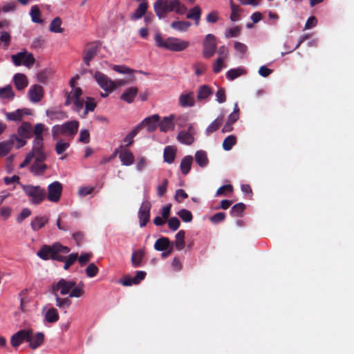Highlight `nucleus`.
<instances>
[{
	"label": "nucleus",
	"mask_w": 354,
	"mask_h": 354,
	"mask_svg": "<svg viewBox=\"0 0 354 354\" xmlns=\"http://www.w3.org/2000/svg\"><path fill=\"white\" fill-rule=\"evenodd\" d=\"M201 15V10L199 6H196L189 10L186 17L187 19H194L195 24L198 26L200 22Z\"/></svg>",
	"instance_id": "nucleus-32"
},
{
	"label": "nucleus",
	"mask_w": 354,
	"mask_h": 354,
	"mask_svg": "<svg viewBox=\"0 0 354 354\" xmlns=\"http://www.w3.org/2000/svg\"><path fill=\"white\" fill-rule=\"evenodd\" d=\"M148 3L146 0H142L138 5L136 10L131 15L132 20H138L142 18L146 14L148 9Z\"/></svg>",
	"instance_id": "nucleus-22"
},
{
	"label": "nucleus",
	"mask_w": 354,
	"mask_h": 354,
	"mask_svg": "<svg viewBox=\"0 0 354 354\" xmlns=\"http://www.w3.org/2000/svg\"><path fill=\"white\" fill-rule=\"evenodd\" d=\"M245 209V205L242 203L234 205L231 209V214L234 216H239Z\"/></svg>",
	"instance_id": "nucleus-61"
},
{
	"label": "nucleus",
	"mask_w": 354,
	"mask_h": 354,
	"mask_svg": "<svg viewBox=\"0 0 354 354\" xmlns=\"http://www.w3.org/2000/svg\"><path fill=\"white\" fill-rule=\"evenodd\" d=\"M212 94L211 88L207 85H203L198 90L197 98L200 101L206 100Z\"/></svg>",
	"instance_id": "nucleus-34"
},
{
	"label": "nucleus",
	"mask_w": 354,
	"mask_h": 354,
	"mask_svg": "<svg viewBox=\"0 0 354 354\" xmlns=\"http://www.w3.org/2000/svg\"><path fill=\"white\" fill-rule=\"evenodd\" d=\"M62 24V19L59 17L55 18L50 23L49 29L51 32L55 33H62L64 29L61 27Z\"/></svg>",
	"instance_id": "nucleus-43"
},
{
	"label": "nucleus",
	"mask_w": 354,
	"mask_h": 354,
	"mask_svg": "<svg viewBox=\"0 0 354 354\" xmlns=\"http://www.w3.org/2000/svg\"><path fill=\"white\" fill-rule=\"evenodd\" d=\"M148 165V160L146 157L142 156H139L137 157L136 160V168L137 171H142L144 170Z\"/></svg>",
	"instance_id": "nucleus-50"
},
{
	"label": "nucleus",
	"mask_w": 354,
	"mask_h": 354,
	"mask_svg": "<svg viewBox=\"0 0 354 354\" xmlns=\"http://www.w3.org/2000/svg\"><path fill=\"white\" fill-rule=\"evenodd\" d=\"M174 114L164 117L161 120L159 119V129L162 132H167L174 131L175 129V123L174 122Z\"/></svg>",
	"instance_id": "nucleus-19"
},
{
	"label": "nucleus",
	"mask_w": 354,
	"mask_h": 354,
	"mask_svg": "<svg viewBox=\"0 0 354 354\" xmlns=\"http://www.w3.org/2000/svg\"><path fill=\"white\" fill-rule=\"evenodd\" d=\"M77 253L71 254L68 257H66L64 268L67 270L77 259Z\"/></svg>",
	"instance_id": "nucleus-63"
},
{
	"label": "nucleus",
	"mask_w": 354,
	"mask_h": 354,
	"mask_svg": "<svg viewBox=\"0 0 354 354\" xmlns=\"http://www.w3.org/2000/svg\"><path fill=\"white\" fill-rule=\"evenodd\" d=\"M153 10L159 19H163L171 12L183 15L187 8L179 0H156L153 3Z\"/></svg>",
	"instance_id": "nucleus-1"
},
{
	"label": "nucleus",
	"mask_w": 354,
	"mask_h": 354,
	"mask_svg": "<svg viewBox=\"0 0 354 354\" xmlns=\"http://www.w3.org/2000/svg\"><path fill=\"white\" fill-rule=\"evenodd\" d=\"M176 155V149L171 146H167L164 150L165 162L171 164L174 161Z\"/></svg>",
	"instance_id": "nucleus-36"
},
{
	"label": "nucleus",
	"mask_w": 354,
	"mask_h": 354,
	"mask_svg": "<svg viewBox=\"0 0 354 354\" xmlns=\"http://www.w3.org/2000/svg\"><path fill=\"white\" fill-rule=\"evenodd\" d=\"M32 131V125L29 122L23 123L18 128V134L20 137L28 138L30 136Z\"/></svg>",
	"instance_id": "nucleus-35"
},
{
	"label": "nucleus",
	"mask_w": 354,
	"mask_h": 354,
	"mask_svg": "<svg viewBox=\"0 0 354 354\" xmlns=\"http://www.w3.org/2000/svg\"><path fill=\"white\" fill-rule=\"evenodd\" d=\"M44 341V335L41 333H38L32 335V331L29 330V337L27 342H29L30 346L35 349L39 346Z\"/></svg>",
	"instance_id": "nucleus-23"
},
{
	"label": "nucleus",
	"mask_w": 354,
	"mask_h": 354,
	"mask_svg": "<svg viewBox=\"0 0 354 354\" xmlns=\"http://www.w3.org/2000/svg\"><path fill=\"white\" fill-rule=\"evenodd\" d=\"M52 290L53 293L59 292L62 295L69 294L71 297H80L84 293L82 283L76 286L75 281L65 279H61L57 283H54Z\"/></svg>",
	"instance_id": "nucleus-2"
},
{
	"label": "nucleus",
	"mask_w": 354,
	"mask_h": 354,
	"mask_svg": "<svg viewBox=\"0 0 354 354\" xmlns=\"http://www.w3.org/2000/svg\"><path fill=\"white\" fill-rule=\"evenodd\" d=\"M137 93L138 89L136 87H130L122 94L121 99L128 103H131L133 101Z\"/></svg>",
	"instance_id": "nucleus-33"
},
{
	"label": "nucleus",
	"mask_w": 354,
	"mask_h": 354,
	"mask_svg": "<svg viewBox=\"0 0 354 354\" xmlns=\"http://www.w3.org/2000/svg\"><path fill=\"white\" fill-rule=\"evenodd\" d=\"M115 153H118L119 158L122 165L130 166L135 161V157L133 153L128 149L120 147V149H117Z\"/></svg>",
	"instance_id": "nucleus-15"
},
{
	"label": "nucleus",
	"mask_w": 354,
	"mask_h": 354,
	"mask_svg": "<svg viewBox=\"0 0 354 354\" xmlns=\"http://www.w3.org/2000/svg\"><path fill=\"white\" fill-rule=\"evenodd\" d=\"M45 125L41 123H37L35 127L34 134L35 136L33 149H43L44 139L42 133L45 130Z\"/></svg>",
	"instance_id": "nucleus-16"
},
{
	"label": "nucleus",
	"mask_w": 354,
	"mask_h": 354,
	"mask_svg": "<svg viewBox=\"0 0 354 354\" xmlns=\"http://www.w3.org/2000/svg\"><path fill=\"white\" fill-rule=\"evenodd\" d=\"M174 122L175 123V126L177 125L179 127L185 126L188 120V115L185 114L178 115H174Z\"/></svg>",
	"instance_id": "nucleus-54"
},
{
	"label": "nucleus",
	"mask_w": 354,
	"mask_h": 354,
	"mask_svg": "<svg viewBox=\"0 0 354 354\" xmlns=\"http://www.w3.org/2000/svg\"><path fill=\"white\" fill-rule=\"evenodd\" d=\"M28 97L30 100L33 103L39 102L44 97V89L39 85H32L28 91Z\"/></svg>",
	"instance_id": "nucleus-17"
},
{
	"label": "nucleus",
	"mask_w": 354,
	"mask_h": 354,
	"mask_svg": "<svg viewBox=\"0 0 354 354\" xmlns=\"http://www.w3.org/2000/svg\"><path fill=\"white\" fill-rule=\"evenodd\" d=\"M169 245V240L167 237L158 239L155 244L154 248L158 251H165L168 249Z\"/></svg>",
	"instance_id": "nucleus-38"
},
{
	"label": "nucleus",
	"mask_w": 354,
	"mask_h": 354,
	"mask_svg": "<svg viewBox=\"0 0 354 354\" xmlns=\"http://www.w3.org/2000/svg\"><path fill=\"white\" fill-rule=\"evenodd\" d=\"M95 78L99 86L108 93L112 92L116 88V84L104 74L100 72H96Z\"/></svg>",
	"instance_id": "nucleus-12"
},
{
	"label": "nucleus",
	"mask_w": 354,
	"mask_h": 354,
	"mask_svg": "<svg viewBox=\"0 0 354 354\" xmlns=\"http://www.w3.org/2000/svg\"><path fill=\"white\" fill-rule=\"evenodd\" d=\"M15 93L9 85L0 88V99L5 101H12L15 97Z\"/></svg>",
	"instance_id": "nucleus-28"
},
{
	"label": "nucleus",
	"mask_w": 354,
	"mask_h": 354,
	"mask_svg": "<svg viewBox=\"0 0 354 354\" xmlns=\"http://www.w3.org/2000/svg\"><path fill=\"white\" fill-rule=\"evenodd\" d=\"M46 114L50 120L58 121L67 118L66 114L64 111L57 109H48L46 111Z\"/></svg>",
	"instance_id": "nucleus-26"
},
{
	"label": "nucleus",
	"mask_w": 354,
	"mask_h": 354,
	"mask_svg": "<svg viewBox=\"0 0 354 354\" xmlns=\"http://www.w3.org/2000/svg\"><path fill=\"white\" fill-rule=\"evenodd\" d=\"M11 36L8 32H0V48L3 49L8 48L10 44Z\"/></svg>",
	"instance_id": "nucleus-45"
},
{
	"label": "nucleus",
	"mask_w": 354,
	"mask_h": 354,
	"mask_svg": "<svg viewBox=\"0 0 354 354\" xmlns=\"http://www.w3.org/2000/svg\"><path fill=\"white\" fill-rule=\"evenodd\" d=\"M222 122L223 116L215 119L206 129L207 134L209 135L216 131L221 126Z\"/></svg>",
	"instance_id": "nucleus-48"
},
{
	"label": "nucleus",
	"mask_w": 354,
	"mask_h": 354,
	"mask_svg": "<svg viewBox=\"0 0 354 354\" xmlns=\"http://www.w3.org/2000/svg\"><path fill=\"white\" fill-rule=\"evenodd\" d=\"M193 158L191 156H185L181 160L180 168L183 175H187L191 169Z\"/></svg>",
	"instance_id": "nucleus-30"
},
{
	"label": "nucleus",
	"mask_w": 354,
	"mask_h": 354,
	"mask_svg": "<svg viewBox=\"0 0 354 354\" xmlns=\"http://www.w3.org/2000/svg\"><path fill=\"white\" fill-rule=\"evenodd\" d=\"M178 104L181 107H192L195 104L194 95L193 92H184L178 97Z\"/></svg>",
	"instance_id": "nucleus-18"
},
{
	"label": "nucleus",
	"mask_w": 354,
	"mask_h": 354,
	"mask_svg": "<svg viewBox=\"0 0 354 354\" xmlns=\"http://www.w3.org/2000/svg\"><path fill=\"white\" fill-rule=\"evenodd\" d=\"M195 160L201 167H205L208 165L207 153L205 151H197L195 153Z\"/></svg>",
	"instance_id": "nucleus-31"
},
{
	"label": "nucleus",
	"mask_w": 354,
	"mask_h": 354,
	"mask_svg": "<svg viewBox=\"0 0 354 354\" xmlns=\"http://www.w3.org/2000/svg\"><path fill=\"white\" fill-rule=\"evenodd\" d=\"M151 203L146 201H143L138 211L140 226L145 227L150 218Z\"/></svg>",
	"instance_id": "nucleus-14"
},
{
	"label": "nucleus",
	"mask_w": 354,
	"mask_h": 354,
	"mask_svg": "<svg viewBox=\"0 0 354 354\" xmlns=\"http://www.w3.org/2000/svg\"><path fill=\"white\" fill-rule=\"evenodd\" d=\"M55 299H56V305L59 308H68L71 302L67 298H60L57 293H54Z\"/></svg>",
	"instance_id": "nucleus-56"
},
{
	"label": "nucleus",
	"mask_w": 354,
	"mask_h": 354,
	"mask_svg": "<svg viewBox=\"0 0 354 354\" xmlns=\"http://www.w3.org/2000/svg\"><path fill=\"white\" fill-rule=\"evenodd\" d=\"M185 232L183 230H180L176 234V241L174 245L176 250H182L185 248Z\"/></svg>",
	"instance_id": "nucleus-39"
},
{
	"label": "nucleus",
	"mask_w": 354,
	"mask_h": 354,
	"mask_svg": "<svg viewBox=\"0 0 354 354\" xmlns=\"http://www.w3.org/2000/svg\"><path fill=\"white\" fill-rule=\"evenodd\" d=\"M29 113V110L28 109H18L7 113L6 118L9 120L19 121L22 120L24 115H28Z\"/></svg>",
	"instance_id": "nucleus-29"
},
{
	"label": "nucleus",
	"mask_w": 354,
	"mask_h": 354,
	"mask_svg": "<svg viewBox=\"0 0 354 354\" xmlns=\"http://www.w3.org/2000/svg\"><path fill=\"white\" fill-rule=\"evenodd\" d=\"M13 82L17 90L24 89L28 84L26 76L23 73H16L13 77Z\"/></svg>",
	"instance_id": "nucleus-24"
},
{
	"label": "nucleus",
	"mask_w": 354,
	"mask_h": 354,
	"mask_svg": "<svg viewBox=\"0 0 354 354\" xmlns=\"http://www.w3.org/2000/svg\"><path fill=\"white\" fill-rule=\"evenodd\" d=\"M159 115L153 114L145 118L136 127H139V130L142 127H145L148 132H153L159 127Z\"/></svg>",
	"instance_id": "nucleus-13"
},
{
	"label": "nucleus",
	"mask_w": 354,
	"mask_h": 354,
	"mask_svg": "<svg viewBox=\"0 0 354 354\" xmlns=\"http://www.w3.org/2000/svg\"><path fill=\"white\" fill-rule=\"evenodd\" d=\"M79 75L72 77L70 80V85L72 91L68 93L65 104L72 106V109L76 112H80L84 106V100L81 97L82 90L79 87H75V82L79 79Z\"/></svg>",
	"instance_id": "nucleus-4"
},
{
	"label": "nucleus",
	"mask_w": 354,
	"mask_h": 354,
	"mask_svg": "<svg viewBox=\"0 0 354 354\" xmlns=\"http://www.w3.org/2000/svg\"><path fill=\"white\" fill-rule=\"evenodd\" d=\"M70 147V142L64 140H59L55 144V149L58 155H62Z\"/></svg>",
	"instance_id": "nucleus-41"
},
{
	"label": "nucleus",
	"mask_w": 354,
	"mask_h": 354,
	"mask_svg": "<svg viewBox=\"0 0 354 354\" xmlns=\"http://www.w3.org/2000/svg\"><path fill=\"white\" fill-rule=\"evenodd\" d=\"M63 187L59 181H54L48 186L47 198L53 203H57L62 196Z\"/></svg>",
	"instance_id": "nucleus-11"
},
{
	"label": "nucleus",
	"mask_w": 354,
	"mask_h": 354,
	"mask_svg": "<svg viewBox=\"0 0 354 354\" xmlns=\"http://www.w3.org/2000/svg\"><path fill=\"white\" fill-rule=\"evenodd\" d=\"M245 73H246V71L244 68H232V69L229 70L226 73V76H227V79H229L230 80H233Z\"/></svg>",
	"instance_id": "nucleus-42"
},
{
	"label": "nucleus",
	"mask_w": 354,
	"mask_h": 354,
	"mask_svg": "<svg viewBox=\"0 0 354 354\" xmlns=\"http://www.w3.org/2000/svg\"><path fill=\"white\" fill-rule=\"evenodd\" d=\"M113 68L115 71L122 74H133V73L132 69L124 65H114Z\"/></svg>",
	"instance_id": "nucleus-62"
},
{
	"label": "nucleus",
	"mask_w": 354,
	"mask_h": 354,
	"mask_svg": "<svg viewBox=\"0 0 354 354\" xmlns=\"http://www.w3.org/2000/svg\"><path fill=\"white\" fill-rule=\"evenodd\" d=\"M98 271L99 269L97 266L93 263H89L85 269L86 275L91 278L95 277L98 273Z\"/></svg>",
	"instance_id": "nucleus-55"
},
{
	"label": "nucleus",
	"mask_w": 354,
	"mask_h": 354,
	"mask_svg": "<svg viewBox=\"0 0 354 354\" xmlns=\"http://www.w3.org/2000/svg\"><path fill=\"white\" fill-rule=\"evenodd\" d=\"M45 319L50 323L55 322L59 319L57 311L54 308H50L47 310L45 314Z\"/></svg>",
	"instance_id": "nucleus-46"
},
{
	"label": "nucleus",
	"mask_w": 354,
	"mask_h": 354,
	"mask_svg": "<svg viewBox=\"0 0 354 354\" xmlns=\"http://www.w3.org/2000/svg\"><path fill=\"white\" fill-rule=\"evenodd\" d=\"M56 252H62L67 254L70 252L68 247L63 246L59 243H55L53 245H44L37 252V255L44 260H48L53 258Z\"/></svg>",
	"instance_id": "nucleus-8"
},
{
	"label": "nucleus",
	"mask_w": 354,
	"mask_h": 354,
	"mask_svg": "<svg viewBox=\"0 0 354 354\" xmlns=\"http://www.w3.org/2000/svg\"><path fill=\"white\" fill-rule=\"evenodd\" d=\"M225 59L217 58L213 63V71L216 73H218L222 71L223 68L226 66L224 65Z\"/></svg>",
	"instance_id": "nucleus-58"
},
{
	"label": "nucleus",
	"mask_w": 354,
	"mask_h": 354,
	"mask_svg": "<svg viewBox=\"0 0 354 354\" xmlns=\"http://www.w3.org/2000/svg\"><path fill=\"white\" fill-rule=\"evenodd\" d=\"M189 132L180 131L178 135V140L183 144L191 145L194 141L193 134L195 133L194 128L190 125L188 128Z\"/></svg>",
	"instance_id": "nucleus-21"
},
{
	"label": "nucleus",
	"mask_w": 354,
	"mask_h": 354,
	"mask_svg": "<svg viewBox=\"0 0 354 354\" xmlns=\"http://www.w3.org/2000/svg\"><path fill=\"white\" fill-rule=\"evenodd\" d=\"M35 161L30 167L31 172L37 176L42 175L48 169V166L43 162L46 158L43 149H33Z\"/></svg>",
	"instance_id": "nucleus-7"
},
{
	"label": "nucleus",
	"mask_w": 354,
	"mask_h": 354,
	"mask_svg": "<svg viewBox=\"0 0 354 354\" xmlns=\"http://www.w3.org/2000/svg\"><path fill=\"white\" fill-rule=\"evenodd\" d=\"M12 142L8 140L0 142V156H6L12 149Z\"/></svg>",
	"instance_id": "nucleus-47"
},
{
	"label": "nucleus",
	"mask_w": 354,
	"mask_h": 354,
	"mask_svg": "<svg viewBox=\"0 0 354 354\" xmlns=\"http://www.w3.org/2000/svg\"><path fill=\"white\" fill-rule=\"evenodd\" d=\"M30 15L34 23L41 24L43 22V20L41 19V12L37 5L32 6Z\"/></svg>",
	"instance_id": "nucleus-44"
},
{
	"label": "nucleus",
	"mask_w": 354,
	"mask_h": 354,
	"mask_svg": "<svg viewBox=\"0 0 354 354\" xmlns=\"http://www.w3.org/2000/svg\"><path fill=\"white\" fill-rule=\"evenodd\" d=\"M29 337V330H21L15 333L10 339V343L15 348L19 346L24 341L27 342Z\"/></svg>",
	"instance_id": "nucleus-20"
},
{
	"label": "nucleus",
	"mask_w": 354,
	"mask_h": 354,
	"mask_svg": "<svg viewBox=\"0 0 354 354\" xmlns=\"http://www.w3.org/2000/svg\"><path fill=\"white\" fill-rule=\"evenodd\" d=\"M154 40L158 47L171 51H183L189 46V42L188 41L178 37H170L164 39L160 32L155 34Z\"/></svg>",
	"instance_id": "nucleus-3"
},
{
	"label": "nucleus",
	"mask_w": 354,
	"mask_h": 354,
	"mask_svg": "<svg viewBox=\"0 0 354 354\" xmlns=\"http://www.w3.org/2000/svg\"><path fill=\"white\" fill-rule=\"evenodd\" d=\"M79 123L76 120L65 122L62 125H55L52 127L53 139L55 140L59 135L73 136L78 129Z\"/></svg>",
	"instance_id": "nucleus-6"
},
{
	"label": "nucleus",
	"mask_w": 354,
	"mask_h": 354,
	"mask_svg": "<svg viewBox=\"0 0 354 354\" xmlns=\"http://www.w3.org/2000/svg\"><path fill=\"white\" fill-rule=\"evenodd\" d=\"M236 139L234 136H227L223 142V147L225 151L230 150L232 147L236 144Z\"/></svg>",
	"instance_id": "nucleus-52"
},
{
	"label": "nucleus",
	"mask_w": 354,
	"mask_h": 354,
	"mask_svg": "<svg viewBox=\"0 0 354 354\" xmlns=\"http://www.w3.org/2000/svg\"><path fill=\"white\" fill-rule=\"evenodd\" d=\"M97 50L95 47H91L86 50L84 57V62L86 66L90 65V61L92 60L93 58L95 56Z\"/></svg>",
	"instance_id": "nucleus-51"
},
{
	"label": "nucleus",
	"mask_w": 354,
	"mask_h": 354,
	"mask_svg": "<svg viewBox=\"0 0 354 354\" xmlns=\"http://www.w3.org/2000/svg\"><path fill=\"white\" fill-rule=\"evenodd\" d=\"M20 186L32 205H39L46 198L45 189L39 185L20 184Z\"/></svg>",
	"instance_id": "nucleus-5"
},
{
	"label": "nucleus",
	"mask_w": 354,
	"mask_h": 354,
	"mask_svg": "<svg viewBox=\"0 0 354 354\" xmlns=\"http://www.w3.org/2000/svg\"><path fill=\"white\" fill-rule=\"evenodd\" d=\"M216 46L215 36L212 34L207 35L203 44V56L205 58L212 57L216 52Z\"/></svg>",
	"instance_id": "nucleus-10"
},
{
	"label": "nucleus",
	"mask_w": 354,
	"mask_h": 354,
	"mask_svg": "<svg viewBox=\"0 0 354 354\" xmlns=\"http://www.w3.org/2000/svg\"><path fill=\"white\" fill-rule=\"evenodd\" d=\"M178 215L184 222H190L192 220V214L190 211L183 209L178 212Z\"/></svg>",
	"instance_id": "nucleus-57"
},
{
	"label": "nucleus",
	"mask_w": 354,
	"mask_h": 354,
	"mask_svg": "<svg viewBox=\"0 0 354 354\" xmlns=\"http://www.w3.org/2000/svg\"><path fill=\"white\" fill-rule=\"evenodd\" d=\"M84 103H85V110L84 111V116L86 115L88 111H94V109L96 106V104L94 102V100L91 97H87V100L86 102H84Z\"/></svg>",
	"instance_id": "nucleus-59"
},
{
	"label": "nucleus",
	"mask_w": 354,
	"mask_h": 354,
	"mask_svg": "<svg viewBox=\"0 0 354 354\" xmlns=\"http://www.w3.org/2000/svg\"><path fill=\"white\" fill-rule=\"evenodd\" d=\"M218 12L216 10H212L207 15L206 21L208 23H216L218 21Z\"/></svg>",
	"instance_id": "nucleus-64"
},
{
	"label": "nucleus",
	"mask_w": 354,
	"mask_h": 354,
	"mask_svg": "<svg viewBox=\"0 0 354 354\" xmlns=\"http://www.w3.org/2000/svg\"><path fill=\"white\" fill-rule=\"evenodd\" d=\"M48 219L46 216H37L32 219L30 226L33 231H38L45 226Z\"/></svg>",
	"instance_id": "nucleus-25"
},
{
	"label": "nucleus",
	"mask_w": 354,
	"mask_h": 354,
	"mask_svg": "<svg viewBox=\"0 0 354 354\" xmlns=\"http://www.w3.org/2000/svg\"><path fill=\"white\" fill-rule=\"evenodd\" d=\"M26 138L20 137L15 134L10 136L9 141L12 142V147L15 146L17 149L24 147L26 144Z\"/></svg>",
	"instance_id": "nucleus-40"
},
{
	"label": "nucleus",
	"mask_w": 354,
	"mask_h": 354,
	"mask_svg": "<svg viewBox=\"0 0 354 354\" xmlns=\"http://www.w3.org/2000/svg\"><path fill=\"white\" fill-rule=\"evenodd\" d=\"M139 131V127H136L130 133H129L124 139V143L127 146H130L133 142V138Z\"/></svg>",
	"instance_id": "nucleus-60"
},
{
	"label": "nucleus",
	"mask_w": 354,
	"mask_h": 354,
	"mask_svg": "<svg viewBox=\"0 0 354 354\" xmlns=\"http://www.w3.org/2000/svg\"><path fill=\"white\" fill-rule=\"evenodd\" d=\"M191 23L187 21H175L171 24V27L178 31L184 32L189 29Z\"/></svg>",
	"instance_id": "nucleus-37"
},
{
	"label": "nucleus",
	"mask_w": 354,
	"mask_h": 354,
	"mask_svg": "<svg viewBox=\"0 0 354 354\" xmlns=\"http://www.w3.org/2000/svg\"><path fill=\"white\" fill-rule=\"evenodd\" d=\"M11 59L15 66H24L30 68L35 63V58L32 53L26 50L19 52L11 56Z\"/></svg>",
	"instance_id": "nucleus-9"
},
{
	"label": "nucleus",
	"mask_w": 354,
	"mask_h": 354,
	"mask_svg": "<svg viewBox=\"0 0 354 354\" xmlns=\"http://www.w3.org/2000/svg\"><path fill=\"white\" fill-rule=\"evenodd\" d=\"M241 32V28L239 26H234L228 28L225 30V36L226 38L236 37L239 35Z\"/></svg>",
	"instance_id": "nucleus-53"
},
{
	"label": "nucleus",
	"mask_w": 354,
	"mask_h": 354,
	"mask_svg": "<svg viewBox=\"0 0 354 354\" xmlns=\"http://www.w3.org/2000/svg\"><path fill=\"white\" fill-rule=\"evenodd\" d=\"M144 254L145 252L142 250L133 252L131 257V262L133 266L137 267L140 264L142 257H144Z\"/></svg>",
	"instance_id": "nucleus-49"
},
{
	"label": "nucleus",
	"mask_w": 354,
	"mask_h": 354,
	"mask_svg": "<svg viewBox=\"0 0 354 354\" xmlns=\"http://www.w3.org/2000/svg\"><path fill=\"white\" fill-rule=\"evenodd\" d=\"M230 8V19L232 21H237L241 19V14L242 12V9L239 5L236 4L233 1L230 0L229 1Z\"/></svg>",
	"instance_id": "nucleus-27"
}]
</instances>
